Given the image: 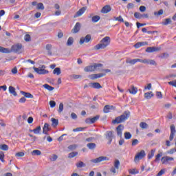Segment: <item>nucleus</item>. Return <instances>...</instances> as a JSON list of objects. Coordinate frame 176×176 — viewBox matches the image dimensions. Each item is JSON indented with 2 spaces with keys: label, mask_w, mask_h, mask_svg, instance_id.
<instances>
[{
  "label": "nucleus",
  "mask_w": 176,
  "mask_h": 176,
  "mask_svg": "<svg viewBox=\"0 0 176 176\" xmlns=\"http://www.w3.org/2000/svg\"><path fill=\"white\" fill-rule=\"evenodd\" d=\"M176 152V148H171L170 150L167 151L168 155H174Z\"/></svg>",
  "instance_id": "obj_49"
},
{
  "label": "nucleus",
  "mask_w": 176,
  "mask_h": 176,
  "mask_svg": "<svg viewBox=\"0 0 176 176\" xmlns=\"http://www.w3.org/2000/svg\"><path fill=\"white\" fill-rule=\"evenodd\" d=\"M119 166H120V162L116 160L114 162V167L116 170H119Z\"/></svg>",
  "instance_id": "obj_36"
},
{
  "label": "nucleus",
  "mask_w": 176,
  "mask_h": 176,
  "mask_svg": "<svg viewBox=\"0 0 176 176\" xmlns=\"http://www.w3.org/2000/svg\"><path fill=\"white\" fill-rule=\"evenodd\" d=\"M126 64H130L131 65H134L136 63H140V58L131 59L129 58L126 60Z\"/></svg>",
  "instance_id": "obj_14"
},
{
  "label": "nucleus",
  "mask_w": 176,
  "mask_h": 176,
  "mask_svg": "<svg viewBox=\"0 0 176 176\" xmlns=\"http://www.w3.org/2000/svg\"><path fill=\"white\" fill-rule=\"evenodd\" d=\"M73 43H74V38L69 37L67 39V46H72Z\"/></svg>",
  "instance_id": "obj_30"
},
{
  "label": "nucleus",
  "mask_w": 176,
  "mask_h": 176,
  "mask_svg": "<svg viewBox=\"0 0 176 176\" xmlns=\"http://www.w3.org/2000/svg\"><path fill=\"white\" fill-rule=\"evenodd\" d=\"M5 154L3 153H0V160L4 163L5 162Z\"/></svg>",
  "instance_id": "obj_52"
},
{
  "label": "nucleus",
  "mask_w": 176,
  "mask_h": 176,
  "mask_svg": "<svg viewBox=\"0 0 176 176\" xmlns=\"http://www.w3.org/2000/svg\"><path fill=\"white\" fill-rule=\"evenodd\" d=\"M50 130V126L49 125V124L45 123L44 124V126L43 128V134H47V132H49Z\"/></svg>",
  "instance_id": "obj_21"
},
{
  "label": "nucleus",
  "mask_w": 176,
  "mask_h": 176,
  "mask_svg": "<svg viewBox=\"0 0 176 176\" xmlns=\"http://www.w3.org/2000/svg\"><path fill=\"white\" fill-rule=\"evenodd\" d=\"M148 64L150 65H157V63H156V61H155V60H152V59H148Z\"/></svg>",
  "instance_id": "obj_47"
},
{
  "label": "nucleus",
  "mask_w": 176,
  "mask_h": 176,
  "mask_svg": "<svg viewBox=\"0 0 176 176\" xmlns=\"http://www.w3.org/2000/svg\"><path fill=\"white\" fill-rule=\"evenodd\" d=\"M170 86H173V87H176V80L174 81H170L168 82Z\"/></svg>",
  "instance_id": "obj_63"
},
{
  "label": "nucleus",
  "mask_w": 176,
  "mask_h": 176,
  "mask_svg": "<svg viewBox=\"0 0 176 176\" xmlns=\"http://www.w3.org/2000/svg\"><path fill=\"white\" fill-rule=\"evenodd\" d=\"M88 78L89 79H91L92 80H94V79H97L96 74H91V75L88 76Z\"/></svg>",
  "instance_id": "obj_62"
},
{
  "label": "nucleus",
  "mask_w": 176,
  "mask_h": 176,
  "mask_svg": "<svg viewBox=\"0 0 176 176\" xmlns=\"http://www.w3.org/2000/svg\"><path fill=\"white\" fill-rule=\"evenodd\" d=\"M32 156H35V155L36 156H41V155H42V153L41 152V151L39 150H34L32 152Z\"/></svg>",
  "instance_id": "obj_29"
},
{
  "label": "nucleus",
  "mask_w": 176,
  "mask_h": 176,
  "mask_svg": "<svg viewBox=\"0 0 176 176\" xmlns=\"http://www.w3.org/2000/svg\"><path fill=\"white\" fill-rule=\"evenodd\" d=\"M124 135L125 140H130L131 138V133H130V132H125Z\"/></svg>",
  "instance_id": "obj_35"
},
{
  "label": "nucleus",
  "mask_w": 176,
  "mask_h": 176,
  "mask_svg": "<svg viewBox=\"0 0 176 176\" xmlns=\"http://www.w3.org/2000/svg\"><path fill=\"white\" fill-rule=\"evenodd\" d=\"M54 75H60L61 74V69L60 67H56L53 71Z\"/></svg>",
  "instance_id": "obj_27"
},
{
  "label": "nucleus",
  "mask_w": 176,
  "mask_h": 176,
  "mask_svg": "<svg viewBox=\"0 0 176 176\" xmlns=\"http://www.w3.org/2000/svg\"><path fill=\"white\" fill-rule=\"evenodd\" d=\"M112 109H113V106L106 105V106H104V107L103 109V112L104 113H109V112H111V111H112Z\"/></svg>",
  "instance_id": "obj_17"
},
{
  "label": "nucleus",
  "mask_w": 176,
  "mask_h": 176,
  "mask_svg": "<svg viewBox=\"0 0 176 176\" xmlns=\"http://www.w3.org/2000/svg\"><path fill=\"white\" fill-rule=\"evenodd\" d=\"M165 173V170L164 169H162L157 174V176H162L163 175V174H164Z\"/></svg>",
  "instance_id": "obj_64"
},
{
  "label": "nucleus",
  "mask_w": 176,
  "mask_h": 176,
  "mask_svg": "<svg viewBox=\"0 0 176 176\" xmlns=\"http://www.w3.org/2000/svg\"><path fill=\"white\" fill-rule=\"evenodd\" d=\"M102 67L101 63H95L93 65L87 66L84 68L85 72H93L94 71H98L100 68Z\"/></svg>",
  "instance_id": "obj_3"
},
{
  "label": "nucleus",
  "mask_w": 176,
  "mask_h": 176,
  "mask_svg": "<svg viewBox=\"0 0 176 176\" xmlns=\"http://www.w3.org/2000/svg\"><path fill=\"white\" fill-rule=\"evenodd\" d=\"M139 63H142L143 64H149V59H140Z\"/></svg>",
  "instance_id": "obj_45"
},
{
  "label": "nucleus",
  "mask_w": 176,
  "mask_h": 176,
  "mask_svg": "<svg viewBox=\"0 0 176 176\" xmlns=\"http://www.w3.org/2000/svg\"><path fill=\"white\" fill-rule=\"evenodd\" d=\"M134 17H135V19H142V14L140 12H135Z\"/></svg>",
  "instance_id": "obj_42"
},
{
  "label": "nucleus",
  "mask_w": 176,
  "mask_h": 176,
  "mask_svg": "<svg viewBox=\"0 0 176 176\" xmlns=\"http://www.w3.org/2000/svg\"><path fill=\"white\" fill-rule=\"evenodd\" d=\"M117 135H118V137H120V138H122V135H123V130H124V126L122 124L119 125L117 129Z\"/></svg>",
  "instance_id": "obj_12"
},
{
  "label": "nucleus",
  "mask_w": 176,
  "mask_h": 176,
  "mask_svg": "<svg viewBox=\"0 0 176 176\" xmlns=\"http://www.w3.org/2000/svg\"><path fill=\"white\" fill-rule=\"evenodd\" d=\"M24 41H25V42H30V41H31V36H30V34L25 35Z\"/></svg>",
  "instance_id": "obj_46"
},
{
  "label": "nucleus",
  "mask_w": 176,
  "mask_h": 176,
  "mask_svg": "<svg viewBox=\"0 0 176 176\" xmlns=\"http://www.w3.org/2000/svg\"><path fill=\"white\" fill-rule=\"evenodd\" d=\"M23 45L21 44H16L12 46L11 50L14 52V53H18L20 54L23 52Z\"/></svg>",
  "instance_id": "obj_7"
},
{
  "label": "nucleus",
  "mask_w": 176,
  "mask_h": 176,
  "mask_svg": "<svg viewBox=\"0 0 176 176\" xmlns=\"http://www.w3.org/2000/svg\"><path fill=\"white\" fill-rule=\"evenodd\" d=\"M76 144H72L68 146V149L70 151H74V149H76Z\"/></svg>",
  "instance_id": "obj_55"
},
{
  "label": "nucleus",
  "mask_w": 176,
  "mask_h": 176,
  "mask_svg": "<svg viewBox=\"0 0 176 176\" xmlns=\"http://www.w3.org/2000/svg\"><path fill=\"white\" fill-rule=\"evenodd\" d=\"M89 87L93 89H101L102 87L98 82H90Z\"/></svg>",
  "instance_id": "obj_18"
},
{
  "label": "nucleus",
  "mask_w": 176,
  "mask_h": 176,
  "mask_svg": "<svg viewBox=\"0 0 176 176\" xmlns=\"http://www.w3.org/2000/svg\"><path fill=\"white\" fill-rule=\"evenodd\" d=\"M10 50L8 48L0 47V53H10Z\"/></svg>",
  "instance_id": "obj_32"
},
{
  "label": "nucleus",
  "mask_w": 176,
  "mask_h": 176,
  "mask_svg": "<svg viewBox=\"0 0 176 176\" xmlns=\"http://www.w3.org/2000/svg\"><path fill=\"white\" fill-rule=\"evenodd\" d=\"M155 16H162L163 14V10H160L158 12H154Z\"/></svg>",
  "instance_id": "obj_54"
},
{
  "label": "nucleus",
  "mask_w": 176,
  "mask_h": 176,
  "mask_svg": "<svg viewBox=\"0 0 176 176\" xmlns=\"http://www.w3.org/2000/svg\"><path fill=\"white\" fill-rule=\"evenodd\" d=\"M42 130V129L41 128V126H37L36 129L32 130V131L34 133V134H39V133H41V131Z\"/></svg>",
  "instance_id": "obj_28"
},
{
  "label": "nucleus",
  "mask_w": 176,
  "mask_h": 176,
  "mask_svg": "<svg viewBox=\"0 0 176 176\" xmlns=\"http://www.w3.org/2000/svg\"><path fill=\"white\" fill-rule=\"evenodd\" d=\"M87 148H89V149H94V148H96V144L94 143H89L87 144Z\"/></svg>",
  "instance_id": "obj_40"
},
{
  "label": "nucleus",
  "mask_w": 176,
  "mask_h": 176,
  "mask_svg": "<svg viewBox=\"0 0 176 176\" xmlns=\"http://www.w3.org/2000/svg\"><path fill=\"white\" fill-rule=\"evenodd\" d=\"M109 43H111V38L106 36L101 40L100 43L95 46V50H100V49H105Z\"/></svg>",
  "instance_id": "obj_1"
},
{
  "label": "nucleus",
  "mask_w": 176,
  "mask_h": 176,
  "mask_svg": "<svg viewBox=\"0 0 176 176\" xmlns=\"http://www.w3.org/2000/svg\"><path fill=\"white\" fill-rule=\"evenodd\" d=\"M140 126L141 129H146L148 127V124L146 122H140Z\"/></svg>",
  "instance_id": "obj_48"
},
{
  "label": "nucleus",
  "mask_w": 176,
  "mask_h": 176,
  "mask_svg": "<svg viewBox=\"0 0 176 176\" xmlns=\"http://www.w3.org/2000/svg\"><path fill=\"white\" fill-rule=\"evenodd\" d=\"M21 94L24 96V97H25L26 98H34V96H32V94H31L30 93H27L22 91H21Z\"/></svg>",
  "instance_id": "obj_24"
},
{
  "label": "nucleus",
  "mask_w": 176,
  "mask_h": 176,
  "mask_svg": "<svg viewBox=\"0 0 176 176\" xmlns=\"http://www.w3.org/2000/svg\"><path fill=\"white\" fill-rule=\"evenodd\" d=\"M85 12H86V8L83 7L76 12V14L74 15V17H80V16H82Z\"/></svg>",
  "instance_id": "obj_20"
},
{
  "label": "nucleus",
  "mask_w": 176,
  "mask_h": 176,
  "mask_svg": "<svg viewBox=\"0 0 176 176\" xmlns=\"http://www.w3.org/2000/svg\"><path fill=\"white\" fill-rule=\"evenodd\" d=\"M129 174H138L140 173V171H138V170L135 169V168H133V169H129Z\"/></svg>",
  "instance_id": "obj_33"
},
{
  "label": "nucleus",
  "mask_w": 176,
  "mask_h": 176,
  "mask_svg": "<svg viewBox=\"0 0 176 176\" xmlns=\"http://www.w3.org/2000/svg\"><path fill=\"white\" fill-rule=\"evenodd\" d=\"M130 94L135 95L136 93H138V89L134 86H131L129 89Z\"/></svg>",
  "instance_id": "obj_23"
},
{
  "label": "nucleus",
  "mask_w": 176,
  "mask_h": 176,
  "mask_svg": "<svg viewBox=\"0 0 176 176\" xmlns=\"http://www.w3.org/2000/svg\"><path fill=\"white\" fill-rule=\"evenodd\" d=\"M85 164L82 162H80L76 164V166L78 168H82V167H85Z\"/></svg>",
  "instance_id": "obj_50"
},
{
  "label": "nucleus",
  "mask_w": 176,
  "mask_h": 176,
  "mask_svg": "<svg viewBox=\"0 0 176 176\" xmlns=\"http://www.w3.org/2000/svg\"><path fill=\"white\" fill-rule=\"evenodd\" d=\"M161 163L165 166H171L174 164V157L165 155L161 158Z\"/></svg>",
  "instance_id": "obj_4"
},
{
  "label": "nucleus",
  "mask_w": 176,
  "mask_h": 176,
  "mask_svg": "<svg viewBox=\"0 0 176 176\" xmlns=\"http://www.w3.org/2000/svg\"><path fill=\"white\" fill-rule=\"evenodd\" d=\"M57 159H58V156H57V155H56V154H54V155L50 157L51 162H56V160H57Z\"/></svg>",
  "instance_id": "obj_44"
},
{
  "label": "nucleus",
  "mask_w": 176,
  "mask_h": 176,
  "mask_svg": "<svg viewBox=\"0 0 176 176\" xmlns=\"http://www.w3.org/2000/svg\"><path fill=\"white\" fill-rule=\"evenodd\" d=\"M170 136H169V140L173 141V140H174V137H175V133H176L175 125L171 124L170 126Z\"/></svg>",
  "instance_id": "obj_9"
},
{
  "label": "nucleus",
  "mask_w": 176,
  "mask_h": 176,
  "mask_svg": "<svg viewBox=\"0 0 176 176\" xmlns=\"http://www.w3.org/2000/svg\"><path fill=\"white\" fill-rule=\"evenodd\" d=\"M146 154L145 153V151L142 150L140 153H138L134 158V162L137 163L138 162H140V160H142V159H144Z\"/></svg>",
  "instance_id": "obj_6"
},
{
  "label": "nucleus",
  "mask_w": 176,
  "mask_h": 176,
  "mask_svg": "<svg viewBox=\"0 0 176 176\" xmlns=\"http://www.w3.org/2000/svg\"><path fill=\"white\" fill-rule=\"evenodd\" d=\"M159 50H160V48L157 47H148L146 49L147 53H153L154 52H159Z\"/></svg>",
  "instance_id": "obj_16"
},
{
  "label": "nucleus",
  "mask_w": 176,
  "mask_h": 176,
  "mask_svg": "<svg viewBox=\"0 0 176 176\" xmlns=\"http://www.w3.org/2000/svg\"><path fill=\"white\" fill-rule=\"evenodd\" d=\"M130 118V111H124L122 115L117 117L114 120L113 123H123V122H126Z\"/></svg>",
  "instance_id": "obj_2"
},
{
  "label": "nucleus",
  "mask_w": 176,
  "mask_h": 176,
  "mask_svg": "<svg viewBox=\"0 0 176 176\" xmlns=\"http://www.w3.org/2000/svg\"><path fill=\"white\" fill-rule=\"evenodd\" d=\"M89 41H91V36L88 34L85 37H81L79 43L80 45H83V43H89Z\"/></svg>",
  "instance_id": "obj_10"
},
{
  "label": "nucleus",
  "mask_w": 176,
  "mask_h": 176,
  "mask_svg": "<svg viewBox=\"0 0 176 176\" xmlns=\"http://www.w3.org/2000/svg\"><path fill=\"white\" fill-rule=\"evenodd\" d=\"M100 119V116H96L92 118H87L85 122L86 123H88L89 124H91L93 123H96L98 120Z\"/></svg>",
  "instance_id": "obj_13"
},
{
  "label": "nucleus",
  "mask_w": 176,
  "mask_h": 176,
  "mask_svg": "<svg viewBox=\"0 0 176 176\" xmlns=\"http://www.w3.org/2000/svg\"><path fill=\"white\" fill-rule=\"evenodd\" d=\"M96 79H98V78H102L103 76H105V74L104 73H100V74H96Z\"/></svg>",
  "instance_id": "obj_57"
},
{
  "label": "nucleus",
  "mask_w": 176,
  "mask_h": 176,
  "mask_svg": "<svg viewBox=\"0 0 176 176\" xmlns=\"http://www.w3.org/2000/svg\"><path fill=\"white\" fill-rule=\"evenodd\" d=\"M63 111H64V104L60 103L59 107L58 109V113H61V112H63Z\"/></svg>",
  "instance_id": "obj_37"
},
{
  "label": "nucleus",
  "mask_w": 176,
  "mask_h": 176,
  "mask_svg": "<svg viewBox=\"0 0 176 176\" xmlns=\"http://www.w3.org/2000/svg\"><path fill=\"white\" fill-rule=\"evenodd\" d=\"M111 10V8L110 6H105L104 7L102 8L101 12L105 14L107 13H109Z\"/></svg>",
  "instance_id": "obj_19"
},
{
  "label": "nucleus",
  "mask_w": 176,
  "mask_h": 176,
  "mask_svg": "<svg viewBox=\"0 0 176 176\" xmlns=\"http://www.w3.org/2000/svg\"><path fill=\"white\" fill-rule=\"evenodd\" d=\"M160 157H162V153H159L155 156V162H159L160 160Z\"/></svg>",
  "instance_id": "obj_56"
},
{
  "label": "nucleus",
  "mask_w": 176,
  "mask_h": 176,
  "mask_svg": "<svg viewBox=\"0 0 176 176\" xmlns=\"http://www.w3.org/2000/svg\"><path fill=\"white\" fill-rule=\"evenodd\" d=\"M37 9L43 10V9H45V6H43V3H39L38 4H37Z\"/></svg>",
  "instance_id": "obj_51"
},
{
  "label": "nucleus",
  "mask_w": 176,
  "mask_h": 176,
  "mask_svg": "<svg viewBox=\"0 0 176 176\" xmlns=\"http://www.w3.org/2000/svg\"><path fill=\"white\" fill-rule=\"evenodd\" d=\"M105 136L106 139L109 140L108 144H111L112 143V140H113V135L112 131H107Z\"/></svg>",
  "instance_id": "obj_11"
},
{
  "label": "nucleus",
  "mask_w": 176,
  "mask_h": 176,
  "mask_svg": "<svg viewBox=\"0 0 176 176\" xmlns=\"http://www.w3.org/2000/svg\"><path fill=\"white\" fill-rule=\"evenodd\" d=\"M80 30V23L79 22H77L74 25V28L72 29V32L73 34H77V32H79Z\"/></svg>",
  "instance_id": "obj_15"
},
{
  "label": "nucleus",
  "mask_w": 176,
  "mask_h": 176,
  "mask_svg": "<svg viewBox=\"0 0 176 176\" xmlns=\"http://www.w3.org/2000/svg\"><path fill=\"white\" fill-rule=\"evenodd\" d=\"M34 72L38 75H46V74H49V71L46 70V66L41 65L39 67H33Z\"/></svg>",
  "instance_id": "obj_5"
},
{
  "label": "nucleus",
  "mask_w": 176,
  "mask_h": 176,
  "mask_svg": "<svg viewBox=\"0 0 176 176\" xmlns=\"http://www.w3.org/2000/svg\"><path fill=\"white\" fill-rule=\"evenodd\" d=\"M153 96V93L152 91L146 92L144 94V98L146 100H151V98Z\"/></svg>",
  "instance_id": "obj_26"
},
{
  "label": "nucleus",
  "mask_w": 176,
  "mask_h": 176,
  "mask_svg": "<svg viewBox=\"0 0 176 176\" xmlns=\"http://www.w3.org/2000/svg\"><path fill=\"white\" fill-rule=\"evenodd\" d=\"M152 89V84L148 83L147 86L144 87V90H151Z\"/></svg>",
  "instance_id": "obj_60"
},
{
  "label": "nucleus",
  "mask_w": 176,
  "mask_h": 176,
  "mask_svg": "<svg viewBox=\"0 0 176 176\" xmlns=\"http://www.w3.org/2000/svg\"><path fill=\"white\" fill-rule=\"evenodd\" d=\"M77 155H78L77 152H72L69 154L68 157L69 159H72V157H75V156H77Z\"/></svg>",
  "instance_id": "obj_41"
},
{
  "label": "nucleus",
  "mask_w": 176,
  "mask_h": 176,
  "mask_svg": "<svg viewBox=\"0 0 176 176\" xmlns=\"http://www.w3.org/2000/svg\"><path fill=\"white\" fill-rule=\"evenodd\" d=\"M163 25H168L171 24V19H166L164 22H162Z\"/></svg>",
  "instance_id": "obj_39"
},
{
  "label": "nucleus",
  "mask_w": 176,
  "mask_h": 176,
  "mask_svg": "<svg viewBox=\"0 0 176 176\" xmlns=\"http://www.w3.org/2000/svg\"><path fill=\"white\" fill-rule=\"evenodd\" d=\"M91 20L93 23H98L100 21V16H94Z\"/></svg>",
  "instance_id": "obj_34"
},
{
  "label": "nucleus",
  "mask_w": 176,
  "mask_h": 176,
  "mask_svg": "<svg viewBox=\"0 0 176 176\" xmlns=\"http://www.w3.org/2000/svg\"><path fill=\"white\" fill-rule=\"evenodd\" d=\"M50 105L51 108H54V107H56V102L54 100L50 101Z\"/></svg>",
  "instance_id": "obj_61"
},
{
  "label": "nucleus",
  "mask_w": 176,
  "mask_h": 176,
  "mask_svg": "<svg viewBox=\"0 0 176 176\" xmlns=\"http://www.w3.org/2000/svg\"><path fill=\"white\" fill-rule=\"evenodd\" d=\"M156 96L157 97V98H163V94H162V93L160 91H157L156 92Z\"/></svg>",
  "instance_id": "obj_59"
},
{
  "label": "nucleus",
  "mask_w": 176,
  "mask_h": 176,
  "mask_svg": "<svg viewBox=\"0 0 176 176\" xmlns=\"http://www.w3.org/2000/svg\"><path fill=\"white\" fill-rule=\"evenodd\" d=\"M8 91L10 94H12V96H14V97L17 96V93L16 92V88H14V87L10 86L8 88Z\"/></svg>",
  "instance_id": "obj_22"
},
{
  "label": "nucleus",
  "mask_w": 176,
  "mask_h": 176,
  "mask_svg": "<svg viewBox=\"0 0 176 176\" xmlns=\"http://www.w3.org/2000/svg\"><path fill=\"white\" fill-rule=\"evenodd\" d=\"M108 160H109V158L108 157L100 156L98 158L91 160V163L97 164V163H101V162H105Z\"/></svg>",
  "instance_id": "obj_8"
},
{
  "label": "nucleus",
  "mask_w": 176,
  "mask_h": 176,
  "mask_svg": "<svg viewBox=\"0 0 176 176\" xmlns=\"http://www.w3.org/2000/svg\"><path fill=\"white\" fill-rule=\"evenodd\" d=\"M52 127H57L58 126V120L56 118H51Z\"/></svg>",
  "instance_id": "obj_25"
},
{
  "label": "nucleus",
  "mask_w": 176,
  "mask_h": 176,
  "mask_svg": "<svg viewBox=\"0 0 176 176\" xmlns=\"http://www.w3.org/2000/svg\"><path fill=\"white\" fill-rule=\"evenodd\" d=\"M0 149L2 151H8V149H9V146L6 144H2L0 146Z\"/></svg>",
  "instance_id": "obj_43"
},
{
  "label": "nucleus",
  "mask_w": 176,
  "mask_h": 176,
  "mask_svg": "<svg viewBox=\"0 0 176 176\" xmlns=\"http://www.w3.org/2000/svg\"><path fill=\"white\" fill-rule=\"evenodd\" d=\"M24 153L23 152H19L16 153L15 156L18 157H23V156H24Z\"/></svg>",
  "instance_id": "obj_58"
},
{
  "label": "nucleus",
  "mask_w": 176,
  "mask_h": 176,
  "mask_svg": "<svg viewBox=\"0 0 176 176\" xmlns=\"http://www.w3.org/2000/svg\"><path fill=\"white\" fill-rule=\"evenodd\" d=\"M115 20L116 21H120V23H123L124 21V20L123 19V18L122 17V16H120L118 17H116Z\"/></svg>",
  "instance_id": "obj_53"
},
{
  "label": "nucleus",
  "mask_w": 176,
  "mask_h": 176,
  "mask_svg": "<svg viewBox=\"0 0 176 176\" xmlns=\"http://www.w3.org/2000/svg\"><path fill=\"white\" fill-rule=\"evenodd\" d=\"M43 87H45V89H46L47 90H49V91H52V90H54V87H53L47 84H45L43 85Z\"/></svg>",
  "instance_id": "obj_31"
},
{
  "label": "nucleus",
  "mask_w": 176,
  "mask_h": 176,
  "mask_svg": "<svg viewBox=\"0 0 176 176\" xmlns=\"http://www.w3.org/2000/svg\"><path fill=\"white\" fill-rule=\"evenodd\" d=\"M155 152H156L155 149H152L151 151V153L148 154V159H152V157H153V156H155Z\"/></svg>",
  "instance_id": "obj_38"
}]
</instances>
